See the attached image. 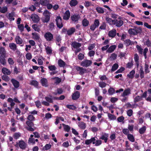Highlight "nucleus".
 <instances>
[{
    "instance_id": "56",
    "label": "nucleus",
    "mask_w": 151,
    "mask_h": 151,
    "mask_svg": "<svg viewBox=\"0 0 151 151\" xmlns=\"http://www.w3.org/2000/svg\"><path fill=\"white\" fill-rule=\"evenodd\" d=\"M1 77L2 79L5 81H8L9 80V77L6 75H3Z\"/></svg>"
},
{
    "instance_id": "26",
    "label": "nucleus",
    "mask_w": 151,
    "mask_h": 151,
    "mask_svg": "<svg viewBox=\"0 0 151 151\" xmlns=\"http://www.w3.org/2000/svg\"><path fill=\"white\" fill-rule=\"evenodd\" d=\"M6 56H0V62L3 65H5L6 63V61L5 59Z\"/></svg>"
},
{
    "instance_id": "1",
    "label": "nucleus",
    "mask_w": 151,
    "mask_h": 151,
    "mask_svg": "<svg viewBox=\"0 0 151 151\" xmlns=\"http://www.w3.org/2000/svg\"><path fill=\"white\" fill-rule=\"evenodd\" d=\"M50 13L47 10L44 12L43 14L44 17L42 18V20L43 23H47L50 21Z\"/></svg>"
},
{
    "instance_id": "6",
    "label": "nucleus",
    "mask_w": 151,
    "mask_h": 151,
    "mask_svg": "<svg viewBox=\"0 0 151 151\" xmlns=\"http://www.w3.org/2000/svg\"><path fill=\"white\" fill-rule=\"evenodd\" d=\"M92 63V62L91 60H86L82 62L81 65L83 67H88L90 66Z\"/></svg>"
},
{
    "instance_id": "22",
    "label": "nucleus",
    "mask_w": 151,
    "mask_h": 151,
    "mask_svg": "<svg viewBox=\"0 0 151 151\" xmlns=\"http://www.w3.org/2000/svg\"><path fill=\"white\" fill-rule=\"evenodd\" d=\"M9 47L10 49L13 51H15L17 49L16 45L14 43H9Z\"/></svg>"
},
{
    "instance_id": "52",
    "label": "nucleus",
    "mask_w": 151,
    "mask_h": 151,
    "mask_svg": "<svg viewBox=\"0 0 151 151\" xmlns=\"http://www.w3.org/2000/svg\"><path fill=\"white\" fill-rule=\"evenodd\" d=\"M35 118L31 114L29 115L27 117V119L29 121H33L35 120Z\"/></svg>"
},
{
    "instance_id": "30",
    "label": "nucleus",
    "mask_w": 151,
    "mask_h": 151,
    "mask_svg": "<svg viewBox=\"0 0 151 151\" xmlns=\"http://www.w3.org/2000/svg\"><path fill=\"white\" fill-rule=\"evenodd\" d=\"M106 22L108 23L109 25H112L113 24L114 19H112L111 18L106 17Z\"/></svg>"
},
{
    "instance_id": "10",
    "label": "nucleus",
    "mask_w": 151,
    "mask_h": 151,
    "mask_svg": "<svg viewBox=\"0 0 151 151\" xmlns=\"http://www.w3.org/2000/svg\"><path fill=\"white\" fill-rule=\"evenodd\" d=\"M116 34V30L115 29H113L109 32L108 36L110 37L113 38L115 37Z\"/></svg>"
},
{
    "instance_id": "37",
    "label": "nucleus",
    "mask_w": 151,
    "mask_h": 151,
    "mask_svg": "<svg viewBox=\"0 0 151 151\" xmlns=\"http://www.w3.org/2000/svg\"><path fill=\"white\" fill-rule=\"evenodd\" d=\"M14 13L13 12H11L9 14L8 18L10 21H12L14 20V18L13 17L14 16Z\"/></svg>"
},
{
    "instance_id": "24",
    "label": "nucleus",
    "mask_w": 151,
    "mask_h": 151,
    "mask_svg": "<svg viewBox=\"0 0 151 151\" xmlns=\"http://www.w3.org/2000/svg\"><path fill=\"white\" fill-rule=\"evenodd\" d=\"M134 60L136 62V65L137 67H138L139 65V57L137 54H135L134 55Z\"/></svg>"
},
{
    "instance_id": "50",
    "label": "nucleus",
    "mask_w": 151,
    "mask_h": 151,
    "mask_svg": "<svg viewBox=\"0 0 151 151\" xmlns=\"http://www.w3.org/2000/svg\"><path fill=\"white\" fill-rule=\"evenodd\" d=\"M136 48L140 54H142L143 53V49L140 46L138 45H136Z\"/></svg>"
},
{
    "instance_id": "36",
    "label": "nucleus",
    "mask_w": 151,
    "mask_h": 151,
    "mask_svg": "<svg viewBox=\"0 0 151 151\" xmlns=\"http://www.w3.org/2000/svg\"><path fill=\"white\" fill-rule=\"evenodd\" d=\"M62 125L63 126L64 130L65 131L67 132H68L70 131V128L69 126L66 125L64 124H63Z\"/></svg>"
},
{
    "instance_id": "38",
    "label": "nucleus",
    "mask_w": 151,
    "mask_h": 151,
    "mask_svg": "<svg viewBox=\"0 0 151 151\" xmlns=\"http://www.w3.org/2000/svg\"><path fill=\"white\" fill-rule=\"evenodd\" d=\"M139 73L141 78H143L144 76V72L143 70V67L142 66H141V68L139 70Z\"/></svg>"
},
{
    "instance_id": "57",
    "label": "nucleus",
    "mask_w": 151,
    "mask_h": 151,
    "mask_svg": "<svg viewBox=\"0 0 151 151\" xmlns=\"http://www.w3.org/2000/svg\"><path fill=\"white\" fill-rule=\"evenodd\" d=\"M55 40L56 42H59L61 41V37L60 35H56Z\"/></svg>"
},
{
    "instance_id": "47",
    "label": "nucleus",
    "mask_w": 151,
    "mask_h": 151,
    "mask_svg": "<svg viewBox=\"0 0 151 151\" xmlns=\"http://www.w3.org/2000/svg\"><path fill=\"white\" fill-rule=\"evenodd\" d=\"M124 42L125 44L127 46H128L132 45L133 44L131 41L129 39L126 40L124 41Z\"/></svg>"
},
{
    "instance_id": "45",
    "label": "nucleus",
    "mask_w": 151,
    "mask_h": 151,
    "mask_svg": "<svg viewBox=\"0 0 151 151\" xmlns=\"http://www.w3.org/2000/svg\"><path fill=\"white\" fill-rule=\"evenodd\" d=\"M119 65L117 63H115L112 66L111 69V71H114L116 70L118 68Z\"/></svg>"
},
{
    "instance_id": "5",
    "label": "nucleus",
    "mask_w": 151,
    "mask_h": 151,
    "mask_svg": "<svg viewBox=\"0 0 151 151\" xmlns=\"http://www.w3.org/2000/svg\"><path fill=\"white\" fill-rule=\"evenodd\" d=\"M55 21L57 26L58 28L60 29L63 27V25L62 22V19L60 17H57Z\"/></svg>"
},
{
    "instance_id": "43",
    "label": "nucleus",
    "mask_w": 151,
    "mask_h": 151,
    "mask_svg": "<svg viewBox=\"0 0 151 151\" xmlns=\"http://www.w3.org/2000/svg\"><path fill=\"white\" fill-rule=\"evenodd\" d=\"M32 28L35 31L37 32L40 31V29L39 27L37 24H34L32 26Z\"/></svg>"
},
{
    "instance_id": "8",
    "label": "nucleus",
    "mask_w": 151,
    "mask_h": 151,
    "mask_svg": "<svg viewBox=\"0 0 151 151\" xmlns=\"http://www.w3.org/2000/svg\"><path fill=\"white\" fill-rule=\"evenodd\" d=\"M31 18L35 23H37L40 20L39 17L37 15L35 14H32L31 16Z\"/></svg>"
},
{
    "instance_id": "32",
    "label": "nucleus",
    "mask_w": 151,
    "mask_h": 151,
    "mask_svg": "<svg viewBox=\"0 0 151 151\" xmlns=\"http://www.w3.org/2000/svg\"><path fill=\"white\" fill-rule=\"evenodd\" d=\"M128 139L132 142H133L135 141V139L133 135L131 134H129L127 135Z\"/></svg>"
},
{
    "instance_id": "15",
    "label": "nucleus",
    "mask_w": 151,
    "mask_h": 151,
    "mask_svg": "<svg viewBox=\"0 0 151 151\" xmlns=\"http://www.w3.org/2000/svg\"><path fill=\"white\" fill-rule=\"evenodd\" d=\"M80 96L79 92L76 91L74 92L72 95V99L73 100H76L78 99Z\"/></svg>"
},
{
    "instance_id": "27",
    "label": "nucleus",
    "mask_w": 151,
    "mask_h": 151,
    "mask_svg": "<svg viewBox=\"0 0 151 151\" xmlns=\"http://www.w3.org/2000/svg\"><path fill=\"white\" fill-rule=\"evenodd\" d=\"M75 31L76 29L74 27L70 28L67 31V34L69 35H71L73 34Z\"/></svg>"
},
{
    "instance_id": "48",
    "label": "nucleus",
    "mask_w": 151,
    "mask_h": 151,
    "mask_svg": "<svg viewBox=\"0 0 151 151\" xmlns=\"http://www.w3.org/2000/svg\"><path fill=\"white\" fill-rule=\"evenodd\" d=\"M7 11V8L6 6L3 7L1 8V7L0 12L2 13H4L6 12Z\"/></svg>"
},
{
    "instance_id": "53",
    "label": "nucleus",
    "mask_w": 151,
    "mask_h": 151,
    "mask_svg": "<svg viewBox=\"0 0 151 151\" xmlns=\"http://www.w3.org/2000/svg\"><path fill=\"white\" fill-rule=\"evenodd\" d=\"M26 124L28 126V127H33L34 126V124L32 121H28L26 122Z\"/></svg>"
},
{
    "instance_id": "33",
    "label": "nucleus",
    "mask_w": 151,
    "mask_h": 151,
    "mask_svg": "<svg viewBox=\"0 0 151 151\" xmlns=\"http://www.w3.org/2000/svg\"><path fill=\"white\" fill-rule=\"evenodd\" d=\"M146 129V127L144 126L139 129V132L140 134H143L145 132Z\"/></svg>"
},
{
    "instance_id": "39",
    "label": "nucleus",
    "mask_w": 151,
    "mask_h": 151,
    "mask_svg": "<svg viewBox=\"0 0 151 151\" xmlns=\"http://www.w3.org/2000/svg\"><path fill=\"white\" fill-rule=\"evenodd\" d=\"M89 24V22L86 19H84L82 21V24L84 27L88 26Z\"/></svg>"
},
{
    "instance_id": "51",
    "label": "nucleus",
    "mask_w": 151,
    "mask_h": 151,
    "mask_svg": "<svg viewBox=\"0 0 151 151\" xmlns=\"http://www.w3.org/2000/svg\"><path fill=\"white\" fill-rule=\"evenodd\" d=\"M117 56V55L116 54L113 53L111 55V56L110 57V58L111 60H114L116 58Z\"/></svg>"
},
{
    "instance_id": "41",
    "label": "nucleus",
    "mask_w": 151,
    "mask_h": 151,
    "mask_svg": "<svg viewBox=\"0 0 151 151\" xmlns=\"http://www.w3.org/2000/svg\"><path fill=\"white\" fill-rule=\"evenodd\" d=\"M7 101L10 103V105L11 107L14 106L15 105V103L14 102V100L13 99L11 98H9L7 99Z\"/></svg>"
},
{
    "instance_id": "44",
    "label": "nucleus",
    "mask_w": 151,
    "mask_h": 151,
    "mask_svg": "<svg viewBox=\"0 0 151 151\" xmlns=\"http://www.w3.org/2000/svg\"><path fill=\"white\" fill-rule=\"evenodd\" d=\"M45 49L47 54H51L52 53V50L50 47L47 46L46 47Z\"/></svg>"
},
{
    "instance_id": "14",
    "label": "nucleus",
    "mask_w": 151,
    "mask_h": 151,
    "mask_svg": "<svg viewBox=\"0 0 151 151\" xmlns=\"http://www.w3.org/2000/svg\"><path fill=\"white\" fill-rule=\"evenodd\" d=\"M70 16V13L69 11L68 10H67L63 15V19L64 20H68L69 19Z\"/></svg>"
},
{
    "instance_id": "12",
    "label": "nucleus",
    "mask_w": 151,
    "mask_h": 151,
    "mask_svg": "<svg viewBox=\"0 0 151 151\" xmlns=\"http://www.w3.org/2000/svg\"><path fill=\"white\" fill-rule=\"evenodd\" d=\"M109 134L106 133H103L101 136L99 138L100 139L104 140L105 142L106 143L108 139Z\"/></svg>"
},
{
    "instance_id": "40",
    "label": "nucleus",
    "mask_w": 151,
    "mask_h": 151,
    "mask_svg": "<svg viewBox=\"0 0 151 151\" xmlns=\"http://www.w3.org/2000/svg\"><path fill=\"white\" fill-rule=\"evenodd\" d=\"M142 99V97L141 96H137L134 98V101L135 103L138 102Z\"/></svg>"
},
{
    "instance_id": "49",
    "label": "nucleus",
    "mask_w": 151,
    "mask_h": 151,
    "mask_svg": "<svg viewBox=\"0 0 151 151\" xmlns=\"http://www.w3.org/2000/svg\"><path fill=\"white\" fill-rule=\"evenodd\" d=\"M99 84V86L101 88L105 87L106 85V83L103 81L100 82Z\"/></svg>"
},
{
    "instance_id": "7",
    "label": "nucleus",
    "mask_w": 151,
    "mask_h": 151,
    "mask_svg": "<svg viewBox=\"0 0 151 151\" xmlns=\"http://www.w3.org/2000/svg\"><path fill=\"white\" fill-rule=\"evenodd\" d=\"M76 69L78 71H79V74L81 75H82L84 73H86L87 71L86 69L79 66H76Z\"/></svg>"
},
{
    "instance_id": "62",
    "label": "nucleus",
    "mask_w": 151,
    "mask_h": 151,
    "mask_svg": "<svg viewBox=\"0 0 151 151\" xmlns=\"http://www.w3.org/2000/svg\"><path fill=\"white\" fill-rule=\"evenodd\" d=\"M51 147V145L50 144H47L43 147V149L44 150H48L50 149Z\"/></svg>"
},
{
    "instance_id": "59",
    "label": "nucleus",
    "mask_w": 151,
    "mask_h": 151,
    "mask_svg": "<svg viewBox=\"0 0 151 151\" xmlns=\"http://www.w3.org/2000/svg\"><path fill=\"white\" fill-rule=\"evenodd\" d=\"M96 9L97 12L99 13H103L104 12V10L101 7H97Z\"/></svg>"
},
{
    "instance_id": "2",
    "label": "nucleus",
    "mask_w": 151,
    "mask_h": 151,
    "mask_svg": "<svg viewBox=\"0 0 151 151\" xmlns=\"http://www.w3.org/2000/svg\"><path fill=\"white\" fill-rule=\"evenodd\" d=\"M142 31L141 28L140 27L135 28V29L130 28L129 29L128 32L131 35H136L138 33H140Z\"/></svg>"
},
{
    "instance_id": "42",
    "label": "nucleus",
    "mask_w": 151,
    "mask_h": 151,
    "mask_svg": "<svg viewBox=\"0 0 151 151\" xmlns=\"http://www.w3.org/2000/svg\"><path fill=\"white\" fill-rule=\"evenodd\" d=\"M108 116L109 118L111 120H114L116 119V117L114 115L110 113H108Z\"/></svg>"
},
{
    "instance_id": "29",
    "label": "nucleus",
    "mask_w": 151,
    "mask_h": 151,
    "mask_svg": "<svg viewBox=\"0 0 151 151\" xmlns=\"http://www.w3.org/2000/svg\"><path fill=\"white\" fill-rule=\"evenodd\" d=\"M78 126L82 129H84L86 128V124L84 122H78Z\"/></svg>"
},
{
    "instance_id": "55",
    "label": "nucleus",
    "mask_w": 151,
    "mask_h": 151,
    "mask_svg": "<svg viewBox=\"0 0 151 151\" xmlns=\"http://www.w3.org/2000/svg\"><path fill=\"white\" fill-rule=\"evenodd\" d=\"M149 65L145 63V71L146 73H149L150 70H149Z\"/></svg>"
},
{
    "instance_id": "17",
    "label": "nucleus",
    "mask_w": 151,
    "mask_h": 151,
    "mask_svg": "<svg viewBox=\"0 0 151 151\" xmlns=\"http://www.w3.org/2000/svg\"><path fill=\"white\" fill-rule=\"evenodd\" d=\"M11 81L15 88H17L19 87V83L18 81L14 79H12Z\"/></svg>"
},
{
    "instance_id": "58",
    "label": "nucleus",
    "mask_w": 151,
    "mask_h": 151,
    "mask_svg": "<svg viewBox=\"0 0 151 151\" xmlns=\"http://www.w3.org/2000/svg\"><path fill=\"white\" fill-rule=\"evenodd\" d=\"M108 93L110 95H112L115 92V90L113 88H110L108 90Z\"/></svg>"
},
{
    "instance_id": "61",
    "label": "nucleus",
    "mask_w": 151,
    "mask_h": 151,
    "mask_svg": "<svg viewBox=\"0 0 151 151\" xmlns=\"http://www.w3.org/2000/svg\"><path fill=\"white\" fill-rule=\"evenodd\" d=\"M122 132L124 134L127 135L130 134L129 130L127 129H123Z\"/></svg>"
},
{
    "instance_id": "9",
    "label": "nucleus",
    "mask_w": 151,
    "mask_h": 151,
    "mask_svg": "<svg viewBox=\"0 0 151 151\" xmlns=\"http://www.w3.org/2000/svg\"><path fill=\"white\" fill-rule=\"evenodd\" d=\"M131 94V90L129 88L125 89L121 95V96H128L130 94Z\"/></svg>"
},
{
    "instance_id": "35",
    "label": "nucleus",
    "mask_w": 151,
    "mask_h": 151,
    "mask_svg": "<svg viewBox=\"0 0 151 151\" xmlns=\"http://www.w3.org/2000/svg\"><path fill=\"white\" fill-rule=\"evenodd\" d=\"M58 63L59 66L61 67H64L65 65V63L61 59L58 60Z\"/></svg>"
},
{
    "instance_id": "54",
    "label": "nucleus",
    "mask_w": 151,
    "mask_h": 151,
    "mask_svg": "<svg viewBox=\"0 0 151 151\" xmlns=\"http://www.w3.org/2000/svg\"><path fill=\"white\" fill-rule=\"evenodd\" d=\"M55 27V26L53 23H50L49 25V27L50 30L51 31L53 30L54 29Z\"/></svg>"
},
{
    "instance_id": "3",
    "label": "nucleus",
    "mask_w": 151,
    "mask_h": 151,
    "mask_svg": "<svg viewBox=\"0 0 151 151\" xmlns=\"http://www.w3.org/2000/svg\"><path fill=\"white\" fill-rule=\"evenodd\" d=\"M122 19V17H120L117 19H114L113 25H115L117 27L122 26L124 24V22Z\"/></svg>"
},
{
    "instance_id": "60",
    "label": "nucleus",
    "mask_w": 151,
    "mask_h": 151,
    "mask_svg": "<svg viewBox=\"0 0 151 151\" xmlns=\"http://www.w3.org/2000/svg\"><path fill=\"white\" fill-rule=\"evenodd\" d=\"M30 84L35 86H37L38 85V83L36 81L33 80L31 82Z\"/></svg>"
},
{
    "instance_id": "46",
    "label": "nucleus",
    "mask_w": 151,
    "mask_h": 151,
    "mask_svg": "<svg viewBox=\"0 0 151 151\" xmlns=\"http://www.w3.org/2000/svg\"><path fill=\"white\" fill-rule=\"evenodd\" d=\"M66 107L70 109L74 110H75L76 109V106L73 105H66Z\"/></svg>"
},
{
    "instance_id": "19",
    "label": "nucleus",
    "mask_w": 151,
    "mask_h": 151,
    "mask_svg": "<svg viewBox=\"0 0 151 151\" xmlns=\"http://www.w3.org/2000/svg\"><path fill=\"white\" fill-rule=\"evenodd\" d=\"M15 40L16 43L18 44H22L23 42L22 39L19 36H17L16 37Z\"/></svg>"
},
{
    "instance_id": "31",
    "label": "nucleus",
    "mask_w": 151,
    "mask_h": 151,
    "mask_svg": "<svg viewBox=\"0 0 151 151\" xmlns=\"http://www.w3.org/2000/svg\"><path fill=\"white\" fill-rule=\"evenodd\" d=\"M78 4V1L77 0H71L69 4L71 7L75 6Z\"/></svg>"
},
{
    "instance_id": "63",
    "label": "nucleus",
    "mask_w": 151,
    "mask_h": 151,
    "mask_svg": "<svg viewBox=\"0 0 151 151\" xmlns=\"http://www.w3.org/2000/svg\"><path fill=\"white\" fill-rule=\"evenodd\" d=\"M18 28L19 29L20 31L22 32L24 30V27L23 24H19L18 25Z\"/></svg>"
},
{
    "instance_id": "25",
    "label": "nucleus",
    "mask_w": 151,
    "mask_h": 151,
    "mask_svg": "<svg viewBox=\"0 0 151 151\" xmlns=\"http://www.w3.org/2000/svg\"><path fill=\"white\" fill-rule=\"evenodd\" d=\"M2 71L3 73L5 75H9L11 73V71L6 68H2Z\"/></svg>"
},
{
    "instance_id": "64",
    "label": "nucleus",
    "mask_w": 151,
    "mask_h": 151,
    "mask_svg": "<svg viewBox=\"0 0 151 151\" xmlns=\"http://www.w3.org/2000/svg\"><path fill=\"white\" fill-rule=\"evenodd\" d=\"M28 143H32L34 144L35 143V139L33 138H29V140H28Z\"/></svg>"
},
{
    "instance_id": "16",
    "label": "nucleus",
    "mask_w": 151,
    "mask_h": 151,
    "mask_svg": "<svg viewBox=\"0 0 151 151\" xmlns=\"http://www.w3.org/2000/svg\"><path fill=\"white\" fill-rule=\"evenodd\" d=\"M18 145L20 148L22 149H25L26 147V144L22 140L19 141Z\"/></svg>"
},
{
    "instance_id": "28",
    "label": "nucleus",
    "mask_w": 151,
    "mask_h": 151,
    "mask_svg": "<svg viewBox=\"0 0 151 151\" xmlns=\"http://www.w3.org/2000/svg\"><path fill=\"white\" fill-rule=\"evenodd\" d=\"M32 38L35 40H38L40 39L39 35L37 33H32Z\"/></svg>"
},
{
    "instance_id": "13",
    "label": "nucleus",
    "mask_w": 151,
    "mask_h": 151,
    "mask_svg": "<svg viewBox=\"0 0 151 151\" xmlns=\"http://www.w3.org/2000/svg\"><path fill=\"white\" fill-rule=\"evenodd\" d=\"M80 18L79 15H73L71 16V19L73 22L77 23Z\"/></svg>"
},
{
    "instance_id": "23",
    "label": "nucleus",
    "mask_w": 151,
    "mask_h": 151,
    "mask_svg": "<svg viewBox=\"0 0 151 151\" xmlns=\"http://www.w3.org/2000/svg\"><path fill=\"white\" fill-rule=\"evenodd\" d=\"M0 56H6V51L4 47H0Z\"/></svg>"
},
{
    "instance_id": "4",
    "label": "nucleus",
    "mask_w": 151,
    "mask_h": 151,
    "mask_svg": "<svg viewBox=\"0 0 151 151\" xmlns=\"http://www.w3.org/2000/svg\"><path fill=\"white\" fill-rule=\"evenodd\" d=\"M44 37L46 40L48 42L52 41L53 38V35L49 32L46 33L44 35Z\"/></svg>"
},
{
    "instance_id": "21",
    "label": "nucleus",
    "mask_w": 151,
    "mask_h": 151,
    "mask_svg": "<svg viewBox=\"0 0 151 151\" xmlns=\"http://www.w3.org/2000/svg\"><path fill=\"white\" fill-rule=\"evenodd\" d=\"M116 47V45H112L108 48L106 51L107 52L109 53H111L114 51Z\"/></svg>"
},
{
    "instance_id": "34",
    "label": "nucleus",
    "mask_w": 151,
    "mask_h": 151,
    "mask_svg": "<svg viewBox=\"0 0 151 151\" xmlns=\"http://www.w3.org/2000/svg\"><path fill=\"white\" fill-rule=\"evenodd\" d=\"M135 73V71L134 70H132L129 73V74L127 75V77L129 78L132 79L134 76V75Z\"/></svg>"
},
{
    "instance_id": "20",
    "label": "nucleus",
    "mask_w": 151,
    "mask_h": 151,
    "mask_svg": "<svg viewBox=\"0 0 151 151\" xmlns=\"http://www.w3.org/2000/svg\"><path fill=\"white\" fill-rule=\"evenodd\" d=\"M42 85L44 86L47 87L48 86L47 80L45 78H42L40 81Z\"/></svg>"
},
{
    "instance_id": "18",
    "label": "nucleus",
    "mask_w": 151,
    "mask_h": 151,
    "mask_svg": "<svg viewBox=\"0 0 151 151\" xmlns=\"http://www.w3.org/2000/svg\"><path fill=\"white\" fill-rule=\"evenodd\" d=\"M96 139L94 137H92L90 139H87L85 141V144L87 145H89L92 143L93 144H94Z\"/></svg>"
},
{
    "instance_id": "11",
    "label": "nucleus",
    "mask_w": 151,
    "mask_h": 151,
    "mask_svg": "<svg viewBox=\"0 0 151 151\" xmlns=\"http://www.w3.org/2000/svg\"><path fill=\"white\" fill-rule=\"evenodd\" d=\"M71 45L72 47L75 49L79 48L81 46V43L78 42L76 41L72 42L71 43Z\"/></svg>"
}]
</instances>
